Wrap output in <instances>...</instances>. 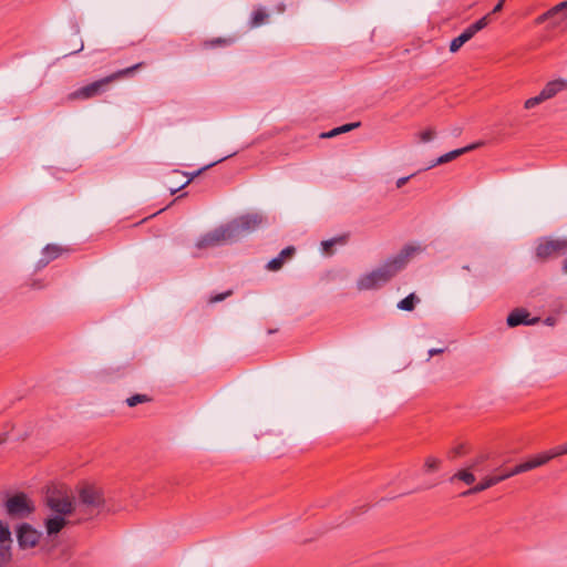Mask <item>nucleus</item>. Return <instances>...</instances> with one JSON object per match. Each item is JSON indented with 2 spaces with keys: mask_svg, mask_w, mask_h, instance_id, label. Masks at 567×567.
<instances>
[{
  "mask_svg": "<svg viewBox=\"0 0 567 567\" xmlns=\"http://www.w3.org/2000/svg\"><path fill=\"white\" fill-rule=\"evenodd\" d=\"M416 250V247L410 245L404 246L396 256L389 258L383 265L372 271L362 275L357 280L358 290H373L389 282L406 266L410 257Z\"/></svg>",
  "mask_w": 567,
  "mask_h": 567,
  "instance_id": "1",
  "label": "nucleus"
},
{
  "mask_svg": "<svg viewBox=\"0 0 567 567\" xmlns=\"http://www.w3.org/2000/svg\"><path fill=\"white\" fill-rule=\"evenodd\" d=\"M144 65H145L144 62H138L132 66L118 70L105 78H102L100 80H96L92 83H89L84 86H81V87L74 90L73 92H71L68 95V99L70 101H74V100H86V99L100 96L109 90V87L112 83H114L118 80H122L124 78L133 76L134 73L137 70L144 68Z\"/></svg>",
  "mask_w": 567,
  "mask_h": 567,
  "instance_id": "2",
  "label": "nucleus"
},
{
  "mask_svg": "<svg viewBox=\"0 0 567 567\" xmlns=\"http://www.w3.org/2000/svg\"><path fill=\"white\" fill-rule=\"evenodd\" d=\"M78 492V501L74 503L79 519L86 520L100 514L105 503L102 489L93 484H83Z\"/></svg>",
  "mask_w": 567,
  "mask_h": 567,
  "instance_id": "3",
  "label": "nucleus"
},
{
  "mask_svg": "<svg viewBox=\"0 0 567 567\" xmlns=\"http://www.w3.org/2000/svg\"><path fill=\"white\" fill-rule=\"evenodd\" d=\"M265 223V217L258 213L246 214L227 224L233 241L239 240L247 234L257 230Z\"/></svg>",
  "mask_w": 567,
  "mask_h": 567,
  "instance_id": "4",
  "label": "nucleus"
},
{
  "mask_svg": "<svg viewBox=\"0 0 567 567\" xmlns=\"http://www.w3.org/2000/svg\"><path fill=\"white\" fill-rule=\"evenodd\" d=\"M566 252L567 237L557 239L543 237L535 247V258L540 262L565 255Z\"/></svg>",
  "mask_w": 567,
  "mask_h": 567,
  "instance_id": "5",
  "label": "nucleus"
},
{
  "mask_svg": "<svg viewBox=\"0 0 567 567\" xmlns=\"http://www.w3.org/2000/svg\"><path fill=\"white\" fill-rule=\"evenodd\" d=\"M6 513L10 518L23 519L35 509L32 501L24 493H17L4 503Z\"/></svg>",
  "mask_w": 567,
  "mask_h": 567,
  "instance_id": "6",
  "label": "nucleus"
},
{
  "mask_svg": "<svg viewBox=\"0 0 567 567\" xmlns=\"http://www.w3.org/2000/svg\"><path fill=\"white\" fill-rule=\"evenodd\" d=\"M45 505L58 515L75 513V503L65 492L56 487H49L44 498Z\"/></svg>",
  "mask_w": 567,
  "mask_h": 567,
  "instance_id": "7",
  "label": "nucleus"
},
{
  "mask_svg": "<svg viewBox=\"0 0 567 567\" xmlns=\"http://www.w3.org/2000/svg\"><path fill=\"white\" fill-rule=\"evenodd\" d=\"M567 90V80L566 79H556L549 81L544 89L539 92V94L529 97L525 101L524 106H536L554 96L558 93Z\"/></svg>",
  "mask_w": 567,
  "mask_h": 567,
  "instance_id": "8",
  "label": "nucleus"
},
{
  "mask_svg": "<svg viewBox=\"0 0 567 567\" xmlns=\"http://www.w3.org/2000/svg\"><path fill=\"white\" fill-rule=\"evenodd\" d=\"M226 243H234L227 225L215 228L203 235L196 243L198 249L217 247Z\"/></svg>",
  "mask_w": 567,
  "mask_h": 567,
  "instance_id": "9",
  "label": "nucleus"
},
{
  "mask_svg": "<svg viewBox=\"0 0 567 567\" xmlns=\"http://www.w3.org/2000/svg\"><path fill=\"white\" fill-rule=\"evenodd\" d=\"M41 533L28 523H22L17 527L18 545L21 549L33 548L38 545Z\"/></svg>",
  "mask_w": 567,
  "mask_h": 567,
  "instance_id": "10",
  "label": "nucleus"
},
{
  "mask_svg": "<svg viewBox=\"0 0 567 567\" xmlns=\"http://www.w3.org/2000/svg\"><path fill=\"white\" fill-rule=\"evenodd\" d=\"M529 316L526 309L516 308L508 315L506 322L509 327H517L519 324L534 326L539 322L540 318L535 317L529 319Z\"/></svg>",
  "mask_w": 567,
  "mask_h": 567,
  "instance_id": "11",
  "label": "nucleus"
},
{
  "mask_svg": "<svg viewBox=\"0 0 567 567\" xmlns=\"http://www.w3.org/2000/svg\"><path fill=\"white\" fill-rule=\"evenodd\" d=\"M483 143L478 142V143H474V144H471V145H467L465 147H462V148H457V150H454V151H451L442 156H440L439 158H436L434 162H432L427 167H425L424 169H430L436 165H441V164H445V163H449L453 159H455L456 157L470 152V151H473L475 148H477L480 145H482Z\"/></svg>",
  "mask_w": 567,
  "mask_h": 567,
  "instance_id": "12",
  "label": "nucleus"
},
{
  "mask_svg": "<svg viewBox=\"0 0 567 567\" xmlns=\"http://www.w3.org/2000/svg\"><path fill=\"white\" fill-rule=\"evenodd\" d=\"M503 481H504V476H502L501 474L486 476L478 484H476L475 486L471 487L470 489L463 492L462 496H468V495H474V494L481 493V492H483Z\"/></svg>",
  "mask_w": 567,
  "mask_h": 567,
  "instance_id": "13",
  "label": "nucleus"
},
{
  "mask_svg": "<svg viewBox=\"0 0 567 567\" xmlns=\"http://www.w3.org/2000/svg\"><path fill=\"white\" fill-rule=\"evenodd\" d=\"M542 465H543L542 461H540L539 456L537 455V456L530 458L529 461H526L524 463H520V464L516 465L511 471L502 473L501 475L504 476V481H505V480H507V478H509V477H512L514 475L532 471V470H534L536 467H539Z\"/></svg>",
  "mask_w": 567,
  "mask_h": 567,
  "instance_id": "14",
  "label": "nucleus"
},
{
  "mask_svg": "<svg viewBox=\"0 0 567 567\" xmlns=\"http://www.w3.org/2000/svg\"><path fill=\"white\" fill-rule=\"evenodd\" d=\"M295 252H296V249H295L293 246L286 247L285 249H282L280 251V254L277 257L272 258L267 264V269L270 270V271H278L279 269L282 268V266L285 264V260L287 258L292 257Z\"/></svg>",
  "mask_w": 567,
  "mask_h": 567,
  "instance_id": "15",
  "label": "nucleus"
},
{
  "mask_svg": "<svg viewBox=\"0 0 567 567\" xmlns=\"http://www.w3.org/2000/svg\"><path fill=\"white\" fill-rule=\"evenodd\" d=\"M66 519L64 515H55L45 520V528L49 535H54L61 532V529L66 525Z\"/></svg>",
  "mask_w": 567,
  "mask_h": 567,
  "instance_id": "16",
  "label": "nucleus"
},
{
  "mask_svg": "<svg viewBox=\"0 0 567 567\" xmlns=\"http://www.w3.org/2000/svg\"><path fill=\"white\" fill-rule=\"evenodd\" d=\"M234 154H235V153L229 154V155H227V156H224V157H221V158H219V159H217V161H215V162H213V163H210V164H208V165H206V166H204V167L199 168L198 171L190 173V174L188 175V178H187V181H186V182H184L182 185H179V186H178V187H176V188H171V194H175V193H176V192H178L179 189H182V188L186 187L190 182H193L196 177H198L203 172H205V171H207L208 168L213 167L214 165H216V164H218V163H220V162L225 161L226 158H228V157L233 156Z\"/></svg>",
  "mask_w": 567,
  "mask_h": 567,
  "instance_id": "17",
  "label": "nucleus"
},
{
  "mask_svg": "<svg viewBox=\"0 0 567 567\" xmlns=\"http://www.w3.org/2000/svg\"><path fill=\"white\" fill-rule=\"evenodd\" d=\"M548 11L553 17V27L558 25L563 20L567 18V1H563L554 6Z\"/></svg>",
  "mask_w": 567,
  "mask_h": 567,
  "instance_id": "18",
  "label": "nucleus"
},
{
  "mask_svg": "<svg viewBox=\"0 0 567 567\" xmlns=\"http://www.w3.org/2000/svg\"><path fill=\"white\" fill-rule=\"evenodd\" d=\"M360 126V122H354V123H348V124H344V125H341V126H338V127H334L328 132H322L319 137L320 138H332V137H336L340 134H343V133H347V132H350L357 127Z\"/></svg>",
  "mask_w": 567,
  "mask_h": 567,
  "instance_id": "19",
  "label": "nucleus"
},
{
  "mask_svg": "<svg viewBox=\"0 0 567 567\" xmlns=\"http://www.w3.org/2000/svg\"><path fill=\"white\" fill-rule=\"evenodd\" d=\"M348 235H341L321 243L323 254L331 256L336 245H344L348 241Z\"/></svg>",
  "mask_w": 567,
  "mask_h": 567,
  "instance_id": "20",
  "label": "nucleus"
},
{
  "mask_svg": "<svg viewBox=\"0 0 567 567\" xmlns=\"http://www.w3.org/2000/svg\"><path fill=\"white\" fill-rule=\"evenodd\" d=\"M565 454H567V443L556 446L548 452L539 454L538 456L542 461V464L545 465L550 460Z\"/></svg>",
  "mask_w": 567,
  "mask_h": 567,
  "instance_id": "21",
  "label": "nucleus"
},
{
  "mask_svg": "<svg viewBox=\"0 0 567 567\" xmlns=\"http://www.w3.org/2000/svg\"><path fill=\"white\" fill-rule=\"evenodd\" d=\"M420 302V298L414 293H410L404 299L400 300L396 305V307L400 310L404 311H413L415 309V306Z\"/></svg>",
  "mask_w": 567,
  "mask_h": 567,
  "instance_id": "22",
  "label": "nucleus"
},
{
  "mask_svg": "<svg viewBox=\"0 0 567 567\" xmlns=\"http://www.w3.org/2000/svg\"><path fill=\"white\" fill-rule=\"evenodd\" d=\"M455 480H460L467 485H472L476 481V477L473 474L472 470L466 467L464 470H460L454 475H452L450 482H454Z\"/></svg>",
  "mask_w": 567,
  "mask_h": 567,
  "instance_id": "23",
  "label": "nucleus"
},
{
  "mask_svg": "<svg viewBox=\"0 0 567 567\" xmlns=\"http://www.w3.org/2000/svg\"><path fill=\"white\" fill-rule=\"evenodd\" d=\"M269 18V14L261 8L255 10L251 14V19H250V28H258L260 27L261 24H264L265 22H267Z\"/></svg>",
  "mask_w": 567,
  "mask_h": 567,
  "instance_id": "24",
  "label": "nucleus"
},
{
  "mask_svg": "<svg viewBox=\"0 0 567 567\" xmlns=\"http://www.w3.org/2000/svg\"><path fill=\"white\" fill-rule=\"evenodd\" d=\"M489 23V14L482 17L476 22L468 25L465 30L473 38L478 31L483 30Z\"/></svg>",
  "mask_w": 567,
  "mask_h": 567,
  "instance_id": "25",
  "label": "nucleus"
},
{
  "mask_svg": "<svg viewBox=\"0 0 567 567\" xmlns=\"http://www.w3.org/2000/svg\"><path fill=\"white\" fill-rule=\"evenodd\" d=\"M489 23V14L482 17L476 22L468 25L465 30L473 38L478 31L483 30Z\"/></svg>",
  "mask_w": 567,
  "mask_h": 567,
  "instance_id": "26",
  "label": "nucleus"
},
{
  "mask_svg": "<svg viewBox=\"0 0 567 567\" xmlns=\"http://www.w3.org/2000/svg\"><path fill=\"white\" fill-rule=\"evenodd\" d=\"M472 38L470 34L464 30L458 37L454 38L450 43V51L456 52L458 51L463 44H465L467 41H470Z\"/></svg>",
  "mask_w": 567,
  "mask_h": 567,
  "instance_id": "27",
  "label": "nucleus"
},
{
  "mask_svg": "<svg viewBox=\"0 0 567 567\" xmlns=\"http://www.w3.org/2000/svg\"><path fill=\"white\" fill-rule=\"evenodd\" d=\"M64 249L62 247L54 244H49L43 248L42 255H47L49 258H51V260H54L60 257Z\"/></svg>",
  "mask_w": 567,
  "mask_h": 567,
  "instance_id": "28",
  "label": "nucleus"
},
{
  "mask_svg": "<svg viewBox=\"0 0 567 567\" xmlns=\"http://www.w3.org/2000/svg\"><path fill=\"white\" fill-rule=\"evenodd\" d=\"M11 559V545H0V567H7Z\"/></svg>",
  "mask_w": 567,
  "mask_h": 567,
  "instance_id": "29",
  "label": "nucleus"
},
{
  "mask_svg": "<svg viewBox=\"0 0 567 567\" xmlns=\"http://www.w3.org/2000/svg\"><path fill=\"white\" fill-rule=\"evenodd\" d=\"M152 401V398L148 396L147 394H134L130 398L126 399V404L130 406V408H133V406H136L137 404H141V403H147V402H151Z\"/></svg>",
  "mask_w": 567,
  "mask_h": 567,
  "instance_id": "30",
  "label": "nucleus"
},
{
  "mask_svg": "<svg viewBox=\"0 0 567 567\" xmlns=\"http://www.w3.org/2000/svg\"><path fill=\"white\" fill-rule=\"evenodd\" d=\"M440 465H441L440 458L434 457V456H429L425 458L423 468H424V472L432 473V472L437 471Z\"/></svg>",
  "mask_w": 567,
  "mask_h": 567,
  "instance_id": "31",
  "label": "nucleus"
},
{
  "mask_svg": "<svg viewBox=\"0 0 567 567\" xmlns=\"http://www.w3.org/2000/svg\"><path fill=\"white\" fill-rule=\"evenodd\" d=\"M11 532L8 525L0 522V545H11Z\"/></svg>",
  "mask_w": 567,
  "mask_h": 567,
  "instance_id": "32",
  "label": "nucleus"
},
{
  "mask_svg": "<svg viewBox=\"0 0 567 567\" xmlns=\"http://www.w3.org/2000/svg\"><path fill=\"white\" fill-rule=\"evenodd\" d=\"M230 43H233L231 39L215 38V39L205 41L204 47L205 48H216V47L229 45Z\"/></svg>",
  "mask_w": 567,
  "mask_h": 567,
  "instance_id": "33",
  "label": "nucleus"
},
{
  "mask_svg": "<svg viewBox=\"0 0 567 567\" xmlns=\"http://www.w3.org/2000/svg\"><path fill=\"white\" fill-rule=\"evenodd\" d=\"M488 458H489V454L482 453V454L477 455L470 463V465L467 467L471 468L472 471H476V470H478L480 465L483 464L484 462H486Z\"/></svg>",
  "mask_w": 567,
  "mask_h": 567,
  "instance_id": "34",
  "label": "nucleus"
},
{
  "mask_svg": "<svg viewBox=\"0 0 567 567\" xmlns=\"http://www.w3.org/2000/svg\"><path fill=\"white\" fill-rule=\"evenodd\" d=\"M464 454H466L465 444H458L457 446L453 447L450 451V457L451 458H456V457L462 456Z\"/></svg>",
  "mask_w": 567,
  "mask_h": 567,
  "instance_id": "35",
  "label": "nucleus"
},
{
  "mask_svg": "<svg viewBox=\"0 0 567 567\" xmlns=\"http://www.w3.org/2000/svg\"><path fill=\"white\" fill-rule=\"evenodd\" d=\"M419 136H420L421 142L426 143L434 138L435 131L433 128H427V130L421 132Z\"/></svg>",
  "mask_w": 567,
  "mask_h": 567,
  "instance_id": "36",
  "label": "nucleus"
},
{
  "mask_svg": "<svg viewBox=\"0 0 567 567\" xmlns=\"http://www.w3.org/2000/svg\"><path fill=\"white\" fill-rule=\"evenodd\" d=\"M233 295V291L231 290H227L223 293H218V295H215V296H212L208 300L209 303H217V302H220L223 300H225L227 297L231 296Z\"/></svg>",
  "mask_w": 567,
  "mask_h": 567,
  "instance_id": "37",
  "label": "nucleus"
},
{
  "mask_svg": "<svg viewBox=\"0 0 567 567\" xmlns=\"http://www.w3.org/2000/svg\"><path fill=\"white\" fill-rule=\"evenodd\" d=\"M550 20L553 22V17L551 14L549 13V11L547 10L546 12H544L543 14L538 16L536 19H535V23L536 24H542L546 21Z\"/></svg>",
  "mask_w": 567,
  "mask_h": 567,
  "instance_id": "38",
  "label": "nucleus"
},
{
  "mask_svg": "<svg viewBox=\"0 0 567 567\" xmlns=\"http://www.w3.org/2000/svg\"><path fill=\"white\" fill-rule=\"evenodd\" d=\"M51 258H49L47 255H42V257L39 259L38 261V265L37 267L40 269V268H43L45 267L47 265H49L51 262Z\"/></svg>",
  "mask_w": 567,
  "mask_h": 567,
  "instance_id": "39",
  "label": "nucleus"
},
{
  "mask_svg": "<svg viewBox=\"0 0 567 567\" xmlns=\"http://www.w3.org/2000/svg\"><path fill=\"white\" fill-rule=\"evenodd\" d=\"M505 0H499L496 6L493 8L492 12H489V17L494 13L501 12L504 7Z\"/></svg>",
  "mask_w": 567,
  "mask_h": 567,
  "instance_id": "40",
  "label": "nucleus"
},
{
  "mask_svg": "<svg viewBox=\"0 0 567 567\" xmlns=\"http://www.w3.org/2000/svg\"><path fill=\"white\" fill-rule=\"evenodd\" d=\"M413 176H414V174H412V175H410V176H405V177H400V178L396 181V187H398V188L403 187V186L409 182V179H410L411 177H413Z\"/></svg>",
  "mask_w": 567,
  "mask_h": 567,
  "instance_id": "41",
  "label": "nucleus"
},
{
  "mask_svg": "<svg viewBox=\"0 0 567 567\" xmlns=\"http://www.w3.org/2000/svg\"><path fill=\"white\" fill-rule=\"evenodd\" d=\"M83 48H84V44L82 41H80L79 47H76L75 49L70 51V53H68L66 55L76 54V53L81 52L83 50Z\"/></svg>",
  "mask_w": 567,
  "mask_h": 567,
  "instance_id": "42",
  "label": "nucleus"
},
{
  "mask_svg": "<svg viewBox=\"0 0 567 567\" xmlns=\"http://www.w3.org/2000/svg\"><path fill=\"white\" fill-rule=\"evenodd\" d=\"M443 352H444V349H435V348H433V349L429 350V357L431 358V357H434V355L443 353Z\"/></svg>",
  "mask_w": 567,
  "mask_h": 567,
  "instance_id": "43",
  "label": "nucleus"
},
{
  "mask_svg": "<svg viewBox=\"0 0 567 567\" xmlns=\"http://www.w3.org/2000/svg\"><path fill=\"white\" fill-rule=\"evenodd\" d=\"M544 323L547 326H555L556 324V318L555 317H547L544 320Z\"/></svg>",
  "mask_w": 567,
  "mask_h": 567,
  "instance_id": "44",
  "label": "nucleus"
},
{
  "mask_svg": "<svg viewBox=\"0 0 567 567\" xmlns=\"http://www.w3.org/2000/svg\"><path fill=\"white\" fill-rule=\"evenodd\" d=\"M563 272L567 274V258L563 261Z\"/></svg>",
  "mask_w": 567,
  "mask_h": 567,
  "instance_id": "45",
  "label": "nucleus"
},
{
  "mask_svg": "<svg viewBox=\"0 0 567 567\" xmlns=\"http://www.w3.org/2000/svg\"><path fill=\"white\" fill-rule=\"evenodd\" d=\"M7 441V434H0V445Z\"/></svg>",
  "mask_w": 567,
  "mask_h": 567,
  "instance_id": "46",
  "label": "nucleus"
},
{
  "mask_svg": "<svg viewBox=\"0 0 567 567\" xmlns=\"http://www.w3.org/2000/svg\"><path fill=\"white\" fill-rule=\"evenodd\" d=\"M463 269H464V270H470V266H468V265H465V266H463Z\"/></svg>",
  "mask_w": 567,
  "mask_h": 567,
  "instance_id": "47",
  "label": "nucleus"
}]
</instances>
